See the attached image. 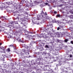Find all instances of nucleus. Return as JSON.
<instances>
[{"instance_id":"obj_26","label":"nucleus","mask_w":73,"mask_h":73,"mask_svg":"<svg viewBox=\"0 0 73 73\" xmlns=\"http://www.w3.org/2000/svg\"><path fill=\"white\" fill-rule=\"evenodd\" d=\"M2 43H0V45H2Z\"/></svg>"},{"instance_id":"obj_7","label":"nucleus","mask_w":73,"mask_h":73,"mask_svg":"<svg viewBox=\"0 0 73 73\" xmlns=\"http://www.w3.org/2000/svg\"><path fill=\"white\" fill-rule=\"evenodd\" d=\"M56 35H57L58 36H59L60 35V34H59V33L57 32L56 33Z\"/></svg>"},{"instance_id":"obj_23","label":"nucleus","mask_w":73,"mask_h":73,"mask_svg":"<svg viewBox=\"0 0 73 73\" xmlns=\"http://www.w3.org/2000/svg\"><path fill=\"white\" fill-rule=\"evenodd\" d=\"M65 48H67V47H68V46H65Z\"/></svg>"},{"instance_id":"obj_28","label":"nucleus","mask_w":73,"mask_h":73,"mask_svg":"<svg viewBox=\"0 0 73 73\" xmlns=\"http://www.w3.org/2000/svg\"><path fill=\"white\" fill-rule=\"evenodd\" d=\"M65 69H67V68H65Z\"/></svg>"},{"instance_id":"obj_12","label":"nucleus","mask_w":73,"mask_h":73,"mask_svg":"<svg viewBox=\"0 0 73 73\" xmlns=\"http://www.w3.org/2000/svg\"><path fill=\"white\" fill-rule=\"evenodd\" d=\"M61 20L62 21H64V18H63V19H61Z\"/></svg>"},{"instance_id":"obj_5","label":"nucleus","mask_w":73,"mask_h":73,"mask_svg":"<svg viewBox=\"0 0 73 73\" xmlns=\"http://www.w3.org/2000/svg\"><path fill=\"white\" fill-rule=\"evenodd\" d=\"M23 52H25V53L26 52V51H27V50H25V49H23Z\"/></svg>"},{"instance_id":"obj_8","label":"nucleus","mask_w":73,"mask_h":73,"mask_svg":"<svg viewBox=\"0 0 73 73\" xmlns=\"http://www.w3.org/2000/svg\"><path fill=\"white\" fill-rule=\"evenodd\" d=\"M57 11H54V14H56V13H57Z\"/></svg>"},{"instance_id":"obj_18","label":"nucleus","mask_w":73,"mask_h":73,"mask_svg":"<svg viewBox=\"0 0 73 73\" xmlns=\"http://www.w3.org/2000/svg\"><path fill=\"white\" fill-rule=\"evenodd\" d=\"M0 9H1V10L3 9V7H1V6L0 7Z\"/></svg>"},{"instance_id":"obj_2","label":"nucleus","mask_w":73,"mask_h":73,"mask_svg":"<svg viewBox=\"0 0 73 73\" xmlns=\"http://www.w3.org/2000/svg\"><path fill=\"white\" fill-rule=\"evenodd\" d=\"M61 10H62V13H63V14H64V12H63L62 11L64 10V9H63V8H62L61 9Z\"/></svg>"},{"instance_id":"obj_21","label":"nucleus","mask_w":73,"mask_h":73,"mask_svg":"<svg viewBox=\"0 0 73 73\" xmlns=\"http://www.w3.org/2000/svg\"><path fill=\"white\" fill-rule=\"evenodd\" d=\"M72 57V55L70 56V57Z\"/></svg>"},{"instance_id":"obj_14","label":"nucleus","mask_w":73,"mask_h":73,"mask_svg":"<svg viewBox=\"0 0 73 73\" xmlns=\"http://www.w3.org/2000/svg\"><path fill=\"white\" fill-rule=\"evenodd\" d=\"M60 27L62 28H63V26L60 25Z\"/></svg>"},{"instance_id":"obj_3","label":"nucleus","mask_w":73,"mask_h":73,"mask_svg":"<svg viewBox=\"0 0 73 73\" xmlns=\"http://www.w3.org/2000/svg\"><path fill=\"white\" fill-rule=\"evenodd\" d=\"M68 41H69V40H68V39H66L64 40V41L66 42H68Z\"/></svg>"},{"instance_id":"obj_20","label":"nucleus","mask_w":73,"mask_h":73,"mask_svg":"<svg viewBox=\"0 0 73 73\" xmlns=\"http://www.w3.org/2000/svg\"><path fill=\"white\" fill-rule=\"evenodd\" d=\"M57 23H61L60 22H59V21H57Z\"/></svg>"},{"instance_id":"obj_6","label":"nucleus","mask_w":73,"mask_h":73,"mask_svg":"<svg viewBox=\"0 0 73 73\" xmlns=\"http://www.w3.org/2000/svg\"><path fill=\"white\" fill-rule=\"evenodd\" d=\"M17 40L19 42L21 41V39H20V38H19L18 39H17Z\"/></svg>"},{"instance_id":"obj_25","label":"nucleus","mask_w":73,"mask_h":73,"mask_svg":"<svg viewBox=\"0 0 73 73\" xmlns=\"http://www.w3.org/2000/svg\"><path fill=\"white\" fill-rule=\"evenodd\" d=\"M6 25V24H5V23H4V24H3V25Z\"/></svg>"},{"instance_id":"obj_22","label":"nucleus","mask_w":73,"mask_h":73,"mask_svg":"<svg viewBox=\"0 0 73 73\" xmlns=\"http://www.w3.org/2000/svg\"><path fill=\"white\" fill-rule=\"evenodd\" d=\"M61 24H64V22H61Z\"/></svg>"},{"instance_id":"obj_16","label":"nucleus","mask_w":73,"mask_h":73,"mask_svg":"<svg viewBox=\"0 0 73 73\" xmlns=\"http://www.w3.org/2000/svg\"><path fill=\"white\" fill-rule=\"evenodd\" d=\"M57 16L58 17H60V15H57Z\"/></svg>"},{"instance_id":"obj_19","label":"nucleus","mask_w":73,"mask_h":73,"mask_svg":"<svg viewBox=\"0 0 73 73\" xmlns=\"http://www.w3.org/2000/svg\"><path fill=\"white\" fill-rule=\"evenodd\" d=\"M53 22L54 23H56V20H55V21H53Z\"/></svg>"},{"instance_id":"obj_11","label":"nucleus","mask_w":73,"mask_h":73,"mask_svg":"<svg viewBox=\"0 0 73 73\" xmlns=\"http://www.w3.org/2000/svg\"><path fill=\"white\" fill-rule=\"evenodd\" d=\"M45 47L46 48H49V46H48V45H46L45 46Z\"/></svg>"},{"instance_id":"obj_27","label":"nucleus","mask_w":73,"mask_h":73,"mask_svg":"<svg viewBox=\"0 0 73 73\" xmlns=\"http://www.w3.org/2000/svg\"><path fill=\"white\" fill-rule=\"evenodd\" d=\"M27 54H29V53L27 52Z\"/></svg>"},{"instance_id":"obj_9","label":"nucleus","mask_w":73,"mask_h":73,"mask_svg":"<svg viewBox=\"0 0 73 73\" xmlns=\"http://www.w3.org/2000/svg\"><path fill=\"white\" fill-rule=\"evenodd\" d=\"M36 21V19H35L34 20V21L33 20V19L32 20V22L33 23H35V22L34 21Z\"/></svg>"},{"instance_id":"obj_4","label":"nucleus","mask_w":73,"mask_h":73,"mask_svg":"<svg viewBox=\"0 0 73 73\" xmlns=\"http://www.w3.org/2000/svg\"><path fill=\"white\" fill-rule=\"evenodd\" d=\"M10 46H12H12H13V47H13L14 48H16V46H15V47L14 46H13V45H10Z\"/></svg>"},{"instance_id":"obj_24","label":"nucleus","mask_w":73,"mask_h":73,"mask_svg":"<svg viewBox=\"0 0 73 73\" xmlns=\"http://www.w3.org/2000/svg\"><path fill=\"white\" fill-rule=\"evenodd\" d=\"M45 4H46V5H47L48 3H45Z\"/></svg>"},{"instance_id":"obj_10","label":"nucleus","mask_w":73,"mask_h":73,"mask_svg":"<svg viewBox=\"0 0 73 73\" xmlns=\"http://www.w3.org/2000/svg\"><path fill=\"white\" fill-rule=\"evenodd\" d=\"M60 29V27H58L57 28V31H59Z\"/></svg>"},{"instance_id":"obj_13","label":"nucleus","mask_w":73,"mask_h":73,"mask_svg":"<svg viewBox=\"0 0 73 73\" xmlns=\"http://www.w3.org/2000/svg\"><path fill=\"white\" fill-rule=\"evenodd\" d=\"M7 50V51H8L9 52H10V49L9 48H8Z\"/></svg>"},{"instance_id":"obj_17","label":"nucleus","mask_w":73,"mask_h":73,"mask_svg":"<svg viewBox=\"0 0 73 73\" xmlns=\"http://www.w3.org/2000/svg\"><path fill=\"white\" fill-rule=\"evenodd\" d=\"M1 49H4V47H1Z\"/></svg>"},{"instance_id":"obj_1","label":"nucleus","mask_w":73,"mask_h":73,"mask_svg":"<svg viewBox=\"0 0 73 73\" xmlns=\"http://www.w3.org/2000/svg\"><path fill=\"white\" fill-rule=\"evenodd\" d=\"M43 14L44 15H40L39 16V17H37V19L38 20H40V19L41 22H40L41 23H44L45 21H46V19H48V17H44V16H45V15H47V14H46V13H43Z\"/></svg>"},{"instance_id":"obj_15","label":"nucleus","mask_w":73,"mask_h":73,"mask_svg":"<svg viewBox=\"0 0 73 73\" xmlns=\"http://www.w3.org/2000/svg\"><path fill=\"white\" fill-rule=\"evenodd\" d=\"M70 43H71V44H73V41H71Z\"/></svg>"}]
</instances>
